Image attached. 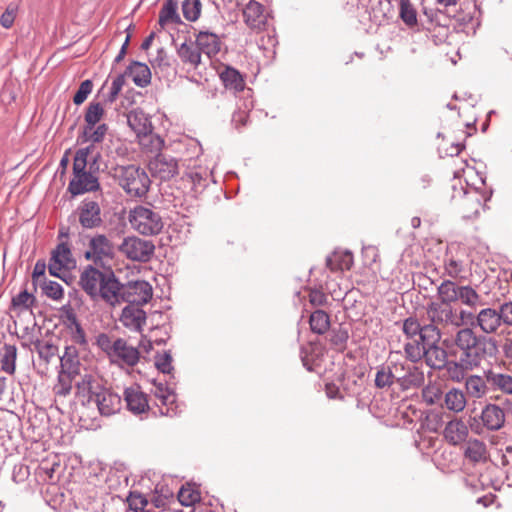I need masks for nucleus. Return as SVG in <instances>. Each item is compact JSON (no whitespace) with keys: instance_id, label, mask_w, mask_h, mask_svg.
<instances>
[{"instance_id":"obj_5","label":"nucleus","mask_w":512,"mask_h":512,"mask_svg":"<svg viewBox=\"0 0 512 512\" xmlns=\"http://www.w3.org/2000/svg\"><path fill=\"white\" fill-rule=\"evenodd\" d=\"M439 286L445 292L447 300L460 301L471 309H477L482 305V297L469 285H457L451 280H444Z\"/></svg>"},{"instance_id":"obj_14","label":"nucleus","mask_w":512,"mask_h":512,"mask_svg":"<svg viewBox=\"0 0 512 512\" xmlns=\"http://www.w3.org/2000/svg\"><path fill=\"white\" fill-rule=\"evenodd\" d=\"M97 406L102 415L109 416L120 410L121 398L109 389L100 387L97 393L92 395V402Z\"/></svg>"},{"instance_id":"obj_23","label":"nucleus","mask_w":512,"mask_h":512,"mask_svg":"<svg viewBox=\"0 0 512 512\" xmlns=\"http://www.w3.org/2000/svg\"><path fill=\"white\" fill-rule=\"evenodd\" d=\"M177 56L183 65L196 70L202 63V53L195 42H183L177 47Z\"/></svg>"},{"instance_id":"obj_45","label":"nucleus","mask_w":512,"mask_h":512,"mask_svg":"<svg viewBox=\"0 0 512 512\" xmlns=\"http://www.w3.org/2000/svg\"><path fill=\"white\" fill-rule=\"evenodd\" d=\"M426 342L418 339L411 340L404 345L406 357L413 363L418 362L425 355Z\"/></svg>"},{"instance_id":"obj_28","label":"nucleus","mask_w":512,"mask_h":512,"mask_svg":"<svg viewBox=\"0 0 512 512\" xmlns=\"http://www.w3.org/2000/svg\"><path fill=\"white\" fill-rule=\"evenodd\" d=\"M463 454L467 460L474 464L485 463L489 458L486 444L476 438L466 441Z\"/></svg>"},{"instance_id":"obj_39","label":"nucleus","mask_w":512,"mask_h":512,"mask_svg":"<svg viewBox=\"0 0 512 512\" xmlns=\"http://www.w3.org/2000/svg\"><path fill=\"white\" fill-rule=\"evenodd\" d=\"M392 374L401 373L403 378L399 381L402 384H417L422 379V374L418 372L417 368L413 365L394 364L392 367Z\"/></svg>"},{"instance_id":"obj_37","label":"nucleus","mask_w":512,"mask_h":512,"mask_svg":"<svg viewBox=\"0 0 512 512\" xmlns=\"http://www.w3.org/2000/svg\"><path fill=\"white\" fill-rule=\"evenodd\" d=\"M220 78L227 89L242 91L244 89V80L241 74L232 67H225L220 73Z\"/></svg>"},{"instance_id":"obj_20","label":"nucleus","mask_w":512,"mask_h":512,"mask_svg":"<svg viewBox=\"0 0 512 512\" xmlns=\"http://www.w3.org/2000/svg\"><path fill=\"white\" fill-rule=\"evenodd\" d=\"M476 325L485 334H494L501 327L500 312L494 308H482L475 317Z\"/></svg>"},{"instance_id":"obj_7","label":"nucleus","mask_w":512,"mask_h":512,"mask_svg":"<svg viewBox=\"0 0 512 512\" xmlns=\"http://www.w3.org/2000/svg\"><path fill=\"white\" fill-rule=\"evenodd\" d=\"M114 256V246L111 241L103 234L93 236L85 252V258L93 261L96 265H104Z\"/></svg>"},{"instance_id":"obj_49","label":"nucleus","mask_w":512,"mask_h":512,"mask_svg":"<svg viewBox=\"0 0 512 512\" xmlns=\"http://www.w3.org/2000/svg\"><path fill=\"white\" fill-rule=\"evenodd\" d=\"M92 148L93 146L90 145L88 147L81 148L76 152L73 162V176L86 172L88 156L91 153Z\"/></svg>"},{"instance_id":"obj_32","label":"nucleus","mask_w":512,"mask_h":512,"mask_svg":"<svg viewBox=\"0 0 512 512\" xmlns=\"http://www.w3.org/2000/svg\"><path fill=\"white\" fill-rule=\"evenodd\" d=\"M428 366L434 369H441L448 362L446 351L438 346V342L426 343L425 355L423 356Z\"/></svg>"},{"instance_id":"obj_11","label":"nucleus","mask_w":512,"mask_h":512,"mask_svg":"<svg viewBox=\"0 0 512 512\" xmlns=\"http://www.w3.org/2000/svg\"><path fill=\"white\" fill-rule=\"evenodd\" d=\"M107 272H102L92 265H88L81 272L79 284L83 291L93 300L99 298L100 288L105 280Z\"/></svg>"},{"instance_id":"obj_2","label":"nucleus","mask_w":512,"mask_h":512,"mask_svg":"<svg viewBox=\"0 0 512 512\" xmlns=\"http://www.w3.org/2000/svg\"><path fill=\"white\" fill-rule=\"evenodd\" d=\"M438 299L430 302L426 307V316L429 321L424 324V337L432 343L439 342L442 336L454 329V324L459 321L456 318V310L452 307V301L447 300L445 292L440 286L437 288Z\"/></svg>"},{"instance_id":"obj_16","label":"nucleus","mask_w":512,"mask_h":512,"mask_svg":"<svg viewBox=\"0 0 512 512\" xmlns=\"http://www.w3.org/2000/svg\"><path fill=\"white\" fill-rule=\"evenodd\" d=\"M443 275L457 281H464L468 279L470 269L461 257L447 252L443 259Z\"/></svg>"},{"instance_id":"obj_26","label":"nucleus","mask_w":512,"mask_h":512,"mask_svg":"<svg viewBox=\"0 0 512 512\" xmlns=\"http://www.w3.org/2000/svg\"><path fill=\"white\" fill-rule=\"evenodd\" d=\"M468 434V427L461 419H453L449 421L443 431L445 440L453 446L463 443Z\"/></svg>"},{"instance_id":"obj_63","label":"nucleus","mask_w":512,"mask_h":512,"mask_svg":"<svg viewBox=\"0 0 512 512\" xmlns=\"http://www.w3.org/2000/svg\"><path fill=\"white\" fill-rule=\"evenodd\" d=\"M129 505L131 508H133L136 512L139 510H143L144 507L147 505V500L141 495L136 493H131L129 498Z\"/></svg>"},{"instance_id":"obj_58","label":"nucleus","mask_w":512,"mask_h":512,"mask_svg":"<svg viewBox=\"0 0 512 512\" xmlns=\"http://www.w3.org/2000/svg\"><path fill=\"white\" fill-rule=\"evenodd\" d=\"M92 88H93V83L91 80L83 81L80 84L77 92L75 93V95L73 97V102L76 105L82 104L87 99L89 94L92 92Z\"/></svg>"},{"instance_id":"obj_35","label":"nucleus","mask_w":512,"mask_h":512,"mask_svg":"<svg viewBox=\"0 0 512 512\" xmlns=\"http://www.w3.org/2000/svg\"><path fill=\"white\" fill-rule=\"evenodd\" d=\"M466 404L467 397L462 390L452 388L445 393L444 405L448 410L459 413L465 409Z\"/></svg>"},{"instance_id":"obj_25","label":"nucleus","mask_w":512,"mask_h":512,"mask_svg":"<svg viewBox=\"0 0 512 512\" xmlns=\"http://www.w3.org/2000/svg\"><path fill=\"white\" fill-rule=\"evenodd\" d=\"M464 386L466 397L475 400L484 398L490 391L485 372L482 376L477 374L468 375Z\"/></svg>"},{"instance_id":"obj_22","label":"nucleus","mask_w":512,"mask_h":512,"mask_svg":"<svg viewBox=\"0 0 512 512\" xmlns=\"http://www.w3.org/2000/svg\"><path fill=\"white\" fill-rule=\"evenodd\" d=\"M146 321V313L138 305L128 304L122 310L120 322L128 329L139 332Z\"/></svg>"},{"instance_id":"obj_19","label":"nucleus","mask_w":512,"mask_h":512,"mask_svg":"<svg viewBox=\"0 0 512 512\" xmlns=\"http://www.w3.org/2000/svg\"><path fill=\"white\" fill-rule=\"evenodd\" d=\"M489 390L500 392L504 395H512V375L497 368L485 370Z\"/></svg>"},{"instance_id":"obj_50","label":"nucleus","mask_w":512,"mask_h":512,"mask_svg":"<svg viewBox=\"0 0 512 512\" xmlns=\"http://www.w3.org/2000/svg\"><path fill=\"white\" fill-rule=\"evenodd\" d=\"M202 4L200 0H184L182 3V13L186 20L196 21L201 14Z\"/></svg>"},{"instance_id":"obj_48","label":"nucleus","mask_w":512,"mask_h":512,"mask_svg":"<svg viewBox=\"0 0 512 512\" xmlns=\"http://www.w3.org/2000/svg\"><path fill=\"white\" fill-rule=\"evenodd\" d=\"M61 367L66 369L69 374L77 372L79 364L77 351L74 347H66L64 354L60 357Z\"/></svg>"},{"instance_id":"obj_8","label":"nucleus","mask_w":512,"mask_h":512,"mask_svg":"<svg viewBox=\"0 0 512 512\" xmlns=\"http://www.w3.org/2000/svg\"><path fill=\"white\" fill-rule=\"evenodd\" d=\"M122 296H124L123 302L142 306L152 299L153 289L147 281H130L124 285Z\"/></svg>"},{"instance_id":"obj_34","label":"nucleus","mask_w":512,"mask_h":512,"mask_svg":"<svg viewBox=\"0 0 512 512\" xmlns=\"http://www.w3.org/2000/svg\"><path fill=\"white\" fill-rule=\"evenodd\" d=\"M127 73L138 87H146L151 82V71L145 63L133 62L128 67Z\"/></svg>"},{"instance_id":"obj_6","label":"nucleus","mask_w":512,"mask_h":512,"mask_svg":"<svg viewBox=\"0 0 512 512\" xmlns=\"http://www.w3.org/2000/svg\"><path fill=\"white\" fill-rule=\"evenodd\" d=\"M119 250L132 261L147 262L154 254L155 246L151 241L129 236L123 240Z\"/></svg>"},{"instance_id":"obj_4","label":"nucleus","mask_w":512,"mask_h":512,"mask_svg":"<svg viewBox=\"0 0 512 512\" xmlns=\"http://www.w3.org/2000/svg\"><path fill=\"white\" fill-rule=\"evenodd\" d=\"M128 220L132 229L144 236L158 235L164 227L162 216L152 206H135L129 211Z\"/></svg>"},{"instance_id":"obj_36","label":"nucleus","mask_w":512,"mask_h":512,"mask_svg":"<svg viewBox=\"0 0 512 512\" xmlns=\"http://www.w3.org/2000/svg\"><path fill=\"white\" fill-rule=\"evenodd\" d=\"M137 138L141 149L145 153L161 154L160 151L164 146V140L159 135L153 133L152 130Z\"/></svg>"},{"instance_id":"obj_47","label":"nucleus","mask_w":512,"mask_h":512,"mask_svg":"<svg viewBox=\"0 0 512 512\" xmlns=\"http://www.w3.org/2000/svg\"><path fill=\"white\" fill-rule=\"evenodd\" d=\"M311 330L317 334H323L327 331L330 325L328 314L323 310H316L310 316Z\"/></svg>"},{"instance_id":"obj_44","label":"nucleus","mask_w":512,"mask_h":512,"mask_svg":"<svg viewBox=\"0 0 512 512\" xmlns=\"http://www.w3.org/2000/svg\"><path fill=\"white\" fill-rule=\"evenodd\" d=\"M1 368L8 374L15 372V363L17 357V349L14 345H4L0 352Z\"/></svg>"},{"instance_id":"obj_46","label":"nucleus","mask_w":512,"mask_h":512,"mask_svg":"<svg viewBox=\"0 0 512 512\" xmlns=\"http://www.w3.org/2000/svg\"><path fill=\"white\" fill-rule=\"evenodd\" d=\"M399 16L410 28L417 25V11L410 0H401L399 4Z\"/></svg>"},{"instance_id":"obj_3","label":"nucleus","mask_w":512,"mask_h":512,"mask_svg":"<svg viewBox=\"0 0 512 512\" xmlns=\"http://www.w3.org/2000/svg\"><path fill=\"white\" fill-rule=\"evenodd\" d=\"M114 176L130 197L142 198L149 191L150 178L146 171L138 166H119L115 168Z\"/></svg>"},{"instance_id":"obj_51","label":"nucleus","mask_w":512,"mask_h":512,"mask_svg":"<svg viewBox=\"0 0 512 512\" xmlns=\"http://www.w3.org/2000/svg\"><path fill=\"white\" fill-rule=\"evenodd\" d=\"M178 500L183 506H191L200 501V493L191 485L183 486L178 492Z\"/></svg>"},{"instance_id":"obj_57","label":"nucleus","mask_w":512,"mask_h":512,"mask_svg":"<svg viewBox=\"0 0 512 512\" xmlns=\"http://www.w3.org/2000/svg\"><path fill=\"white\" fill-rule=\"evenodd\" d=\"M43 292L47 297L53 300H59L63 297V288L61 284L56 281L45 282L43 285Z\"/></svg>"},{"instance_id":"obj_54","label":"nucleus","mask_w":512,"mask_h":512,"mask_svg":"<svg viewBox=\"0 0 512 512\" xmlns=\"http://www.w3.org/2000/svg\"><path fill=\"white\" fill-rule=\"evenodd\" d=\"M349 339L348 331L345 328L333 329L330 334L331 345L337 350H343Z\"/></svg>"},{"instance_id":"obj_21","label":"nucleus","mask_w":512,"mask_h":512,"mask_svg":"<svg viewBox=\"0 0 512 512\" xmlns=\"http://www.w3.org/2000/svg\"><path fill=\"white\" fill-rule=\"evenodd\" d=\"M124 400L128 410L133 414H141L149 409L147 395L138 385H132L125 389Z\"/></svg>"},{"instance_id":"obj_61","label":"nucleus","mask_w":512,"mask_h":512,"mask_svg":"<svg viewBox=\"0 0 512 512\" xmlns=\"http://www.w3.org/2000/svg\"><path fill=\"white\" fill-rule=\"evenodd\" d=\"M316 349H317V346L313 345V344H309L305 347H302L301 349V360L303 362V365L309 370H313V367L311 365V363H314L315 362V358L314 356H311L310 358V354H315L316 352Z\"/></svg>"},{"instance_id":"obj_56","label":"nucleus","mask_w":512,"mask_h":512,"mask_svg":"<svg viewBox=\"0 0 512 512\" xmlns=\"http://www.w3.org/2000/svg\"><path fill=\"white\" fill-rule=\"evenodd\" d=\"M96 344L109 358L114 352L116 339L111 338L105 333H101L96 337Z\"/></svg>"},{"instance_id":"obj_62","label":"nucleus","mask_w":512,"mask_h":512,"mask_svg":"<svg viewBox=\"0 0 512 512\" xmlns=\"http://www.w3.org/2000/svg\"><path fill=\"white\" fill-rule=\"evenodd\" d=\"M502 324L512 326V302H505L499 308Z\"/></svg>"},{"instance_id":"obj_27","label":"nucleus","mask_w":512,"mask_h":512,"mask_svg":"<svg viewBox=\"0 0 512 512\" xmlns=\"http://www.w3.org/2000/svg\"><path fill=\"white\" fill-rule=\"evenodd\" d=\"M245 23L252 29H261L266 23L263 6L254 0H250L243 9Z\"/></svg>"},{"instance_id":"obj_13","label":"nucleus","mask_w":512,"mask_h":512,"mask_svg":"<svg viewBox=\"0 0 512 512\" xmlns=\"http://www.w3.org/2000/svg\"><path fill=\"white\" fill-rule=\"evenodd\" d=\"M78 221L85 229L97 228L102 224L101 209L97 202L83 200L77 208Z\"/></svg>"},{"instance_id":"obj_29","label":"nucleus","mask_w":512,"mask_h":512,"mask_svg":"<svg viewBox=\"0 0 512 512\" xmlns=\"http://www.w3.org/2000/svg\"><path fill=\"white\" fill-rule=\"evenodd\" d=\"M153 393L155 397L161 402L162 405L166 406V411H161L162 414L167 416L177 415L176 394L173 390L167 387L165 384L158 382L154 383Z\"/></svg>"},{"instance_id":"obj_10","label":"nucleus","mask_w":512,"mask_h":512,"mask_svg":"<svg viewBox=\"0 0 512 512\" xmlns=\"http://www.w3.org/2000/svg\"><path fill=\"white\" fill-rule=\"evenodd\" d=\"M480 189L481 187L475 184L470 185L467 183V188L463 192L460 203L464 218H472L478 215L483 202L489 199V196L481 192Z\"/></svg>"},{"instance_id":"obj_43","label":"nucleus","mask_w":512,"mask_h":512,"mask_svg":"<svg viewBox=\"0 0 512 512\" xmlns=\"http://www.w3.org/2000/svg\"><path fill=\"white\" fill-rule=\"evenodd\" d=\"M107 130L106 124H100L97 127L95 125H86L81 135L82 142L100 143L103 141Z\"/></svg>"},{"instance_id":"obj_64","label":"nucleus","mask_w":512,"mask_h":512,"mask_svg":"<svg viewBox=\"0 0 512 512\" xmlns=\"http://www.w3.org/2000/svg\"><path fill=\"white\" fill-rule=\"evenodd\" d=\"M309 297H310L311 304H313L315 306H322L327 301L326 295L323 292L318 291V290L311 291Z\"/></svg>"},{"instance_id":"obj_12","label":"nucleus","mask_w":512,"mask_h":512,"mask_svg":"<svg viewBox=\"0 0 512 512\" xmlns=\"http://www.w3.org/2000/svg\"><path fill=\"white\" fill-rule=\"evenodd\" d=\"M124 285L118 281L112 271L107 272L105 280L100 288L99 298L110 306H117L123 303Z\"/></svg>"},{"instance_id":"obj_30","label":"nucleus","mask_w":512,"mask_h":512,"mask_svg":"<svg viewBox=\"0 0 512 512\" xmlns=\"http://www.w3.org/2000/svg\"><path fill=\"white\" fill-rule=\"evenodd\" d=\"M483 424L489 430H499L505 422V413L502 408L495 404H488L481 415Z\"/></svg>"},{"instance_id":"obj_31","label":"nucleus","mask_w":512,"mask_h":512,"mask_svg":"<svg viewBox=\"0 0 512 512\" xmlns=\"http://www.w3.org/2000/svg\"><path fill=\"white\" fill-rule=\"evenodd\" d=\"M326 265L333 272L349 270L353 265V255L348 250H336L327 257Z\"/></svg>"},{"instance_id":"obj_38","label":"nucleus","mask_w":512,"mask_h":512,"mask_svg":"<svg viewBox=\"0 0 512 512\" xmlns=\"http://www.w3.org/2000/svg\"><path fill=\"white\" fill-rule=\"evenodd\" d=\"M402 330L410 340L418 339L426 343H432L424 337V325H421L416 318L409 317L405 319Z\"/></svg>"},{"instance_id":"obj_18","label":"nucleus","mask_w":512,"mask_h":512,"mask_svg":"<svg viewBox=\"0 0 512 512\" xmlns=\"http://www.w3.org/2000/svg\"><path fill=\"white\" fill-rule=\"evenodd\" d=\"M109 359L112 363L121 366H134L139 361V351L135 347L128 345L124 339L116 338V346Z\"/></svg>"},{"instance_id":"obj_15","label":"nucleus","mask_w":512,"mask_h":512,"mask_svg":"<svg viewBox=\"0 0 512 512\" xmlns=\"http://www.w3.org/2000/svg\"><path fill=\"white\" fill-rule=\"evenodd\" d=\"M75 266V261L68 243L61 242L57 245L52 252L49 262V272L52 275L58 276L62 269L68 270Z\"/></svg>"},{"instance_id":"obj_41","label":"nucleus","mask_w":512,"mask_h":512,"mask_svg":"<svg viewBox=\"0 0 512 512\" xmlns=\"http://www.w3.org/2000/svg\"><path fill=\"white\" fill-rule=\"evenodd\" d=\"M178 4L174 0H167L159 13V24L164 26L168 23H180L181 19L177 13Z\"/></svg>"},{"instance_id":"obj_17","label":"nucleus","mask_w":512,"mask_h":512,"mask_svg":"<svg viewBox=\"0 0 512 512\" xmlns=\"http://www.w3.org/2000/svg\"><path fill=\"white\" fill-rule=\"evenodd\" d=\"M195 43L201 53L209 59L218 55L223 45L220 36L209 30H199L195 33Z\"/></svg>"},{"instance_id":"obj_60","label":"nucleus","mask_w":512,"mask_h":512,"mask_svg":"<svg viewBox=\"0 0 512 512\" xmlns=\"http://www.w3.org/2000/svg\"><path fill=\"white\" fill-rule=\"evenodd\" d=\"M171 363L172 357L167 352L156 356L155 365L164 374L170 373L173 369Z\"/></svg>"},{"instance_id":"obj_24","label":"nucleus","mask_w":512,"mask_h":512,"mask_svg":"<svg viewBox=\"0 0 512 512\" xmlns=\"http://www.w3.org/2000/svg\"><path fill=\"white\" fill-rule=\"evenodd\" d=\"M98 188V179L92 173L87 171L74 175L68 186V190L72 195H80L86 192L96 191Z\"/></svg>"},{"instance_id":"obj_52","label":"nucleus","mask_w":512,"mask_h":512,"mask_svg":"<svg viewBox=\"0 0 512 512\" xmlns=\"http://www.w3.org/2000/svg\"><path fill=\"white\" fill-rule=\"evenodd\" d=\"M34 303V296L28 293L26 290L21 291L19 294L12 298L13 309L19 311L28 310Z\"/></svg>"},{"instance_id":"obj_9","label":"nucleus","mask_w":512,"mask_h":512,"mask_svg":"<svg viewBox=\"0 0 512 512\" xmlns=\"http://www.w3.org/2000/svg\"><path fill=\"white\" fill-rule=\"evenodd\" d=\"M148 167L152 176L162 181L170 180L179 172L177 159L166 154L155 155Z\"/></svg>"},{"instance_id":"obj_42","label":"nucleus","mask_w":512,"mask_h":512,"mask_svg":"<svg viewBox=\"0 0 512 512\" xmlns=\"http://www.w3.org/2000/svg\"><path fill=\"white\" fill-rule=\"evenodd\" d=\"M403 378L401 373L392 374L391 366H382L378 369L375 376V385L378 388L390 387L394 381H400Z\"/></svg>"},{"instance_id":"obj_55","label":"nucleus","mask_w":512,"mask_h":512,"mask_svg":"<svg viewBox=\"0 0 512 512\" xmlns=\"http://www.w3.org/2000/svg\"><path fill=\"white\" fill-rule=\"evenodd\" d=\"M36 350L41 359L49 363L51 359L57 354V347L48 342H38L36 344Z\"/></svg>"},{"instance_id":"obj_40","label":"nucleus","mask_w":512,"mask_h":512,"mask_svg":"<svg viewBox=\"0 0 512 512\" xmlns=\"http://www.w3.org/2000/svg\"><path fill=\"white\" fill-rule=\"evenodd\" d=\"M76 393L79 396L87 398L88 403L92 402V395L97 393L100 388L90 375H84L80 381L76 382Z\"/></svg>"},{"instance_id":"obj_59","label":"nucleus","mask_w":512,"mask_h":512,"mask_svg":"<svg viewBox=\"0 0 512 512\" xmlns=\"http://www.w3.org/2000/svg\"><path fill=\"white\" fill-rule=\"evenodd\" d=\"M18 8L15 4H9L0 17V24L3 28L9 29L12 27Z\"/></svg>"},{"instance_id":"obj_1","label":"nucleus","mask_w":512,"mask_h":512,"mask_svg":"<svg viewBox=\"0 0 512 512\" xmlns=\"http://www.w3.org/2000/svg\"><path fill=\"white\" fill-rule=\"evenodd\" d=\"M444 344L456 359L443 367L448 378L457 383L465 381L469 372L479 368L486 357H494L498 351L496 339L479 336L469 327L457 330L450 341L444 340Z\"/></svg>"},{"instance_id":"obj_33","label":"nucleus","mask_w":512,"mask_h":512,"mask_svg":"<svg viewBox=\"0 0 512 512\" xmlns=\"http://www.w3.org/2000/svg\"><path fill=\"white\" fill-rule=\"evenodd\" d=\"M127 121L130 128L136 133L137 137L151 132L152 123L149 117L140 110L131 111L127 115Z\"/></svg>"},{"instance_id":"obj_53","label":"nucleus","mask_w":512,"mask_h":512,"mask_svg":"<svg viewBox=\"0 0 512 512\" xmlns=\"http://www.w3.org/2000/svg\"><path fill=\"white\" fill-rule=\"evenodd\" d=\"M103 115L104 109L100 103H90L85 114L86 125H96Z\"/></svg>"}]
</instances>
